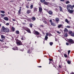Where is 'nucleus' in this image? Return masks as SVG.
I'll list each match as a JSON object with an SVG mask.
<instances>
[{
  "label": "nucleus",
  "mask_w": 74,
  "mask_h": 74,
  "mask_svg": "<svg viewBox=\"0 0 74 74\" xmlns=\"http://www.w3.org/2000/svg\"><path fill=\"white\" fill-rule=\"evenodd\" d=\"M32 52V50L30 49H29V50L27 51V53H31Z\"/></svg>",
  "instance_id": "21"
},
{
  "label": "nucleus",
  "mask_w": 74,
  "mask_h": 74,
  "mask_svg": "<svg viewBox=\"0 0 74 74\" xmlns=\"http://www.w3.org/2000/svg\"><path fill=\"white\" fill-rule=\"evenodd\" d=\"M64 57H65V58H67V56L66 54H64Z\"/></svg>",
  "instance_id": "36"
},
{
  "label": "nucleus",
  "mask_w": 74,
  "mask_h": 74,
  "mask_svg": "<svg viewBox=\"0 0 74 74\" xmlns=\"http://www.w3.org/2000/svg\"><path fill=\"white\" fill-rule=\"evenodd\" d=\"M62 24L59 25L58 26V28H60L61 27H62Z\"/></svg>",
  "instance_id": "22"
},
{
  "label": "nucleus",
  "mask_w": 74,
  "mask_h": 74,
  "mask_svg": "<svg viewBox=\"0 0 74 74\" xmlns=\"http://www.w3.org/2000/svg\"><path fill=\"white\" fill-rule=\"evenodd\" d=\"M67 63H68V64H70L71 62L70 61H67Z\"/></svg>",
  "instance_id": "41"
},
{
  "label": "nucleus",
  "mask_w": 74,
  "mask_h": 74,
  "mask_svg": "<svg viewBox=\"0 0 74 74\" xmlns=\"http://www.w3.org/2000/svg\"><path fill=\"white\" fill-rule=\"evenodd\" d=\"M50 63H51V61H49V64H50Z\"/></svg>",
  "instance_id": "57"
},
{
  "label": "nucleus",
  "mask_w": 74,
  "mask_h": 74,
  "mask_svg": "<svg viewBox=\"0 0 74 74\" xmlns=\"http://www.w3.org/2000/svg\"><path fill=\"white\" fill-rule=\"evenodd\" d=\"M31 19L33 21H36V17H33L31 18Z\"/></svg>",
  "instance_id": "12"
},
{
  "label": "nucleus",
  "mask_w": 74,
  "mask_h": 74,
  "mask_svg": "<svg viewBox=\"0 0 74 74\" xmlns=\"http://www.w3.org/2000/svg\"><path fill=\"white\" fill-rule=\"evenodd\" d=\"M65 22H66V23H69V22L68 21V20H67V19H65Z\"/></svg>",
  "instance_id": "25"
},
{
  "label": "nucleus",
  "mask_w": 74,
  "mask_h": 74,
  "mask_svg": "<svg viewBox=\"0 0 74 74\" xmlns=\"http://www.w3.org/2000/svg\"><path fill=\"white\" fill-rule=\"evenodd\" d=\"M61 1H64L65 0H60Z\"/></svg>",
  "instance_id": "52"
},
{
  "label": "nucleus",
  "mask_w": 74,
  "mask_h": 74,
  "mask_svg": "<svg viewBox=\"0 0 74 74\" xmlns=\"http://www.w3.org/2000/svg\"><path fill=\"white\" fill-rule=\"evenodd\" d=\"M71 74H74V73H73V72H72V73H71Z\"/></svg>",
  "instance_id": "58"
},
{
  "label": "nucleus",
  "mask_w": 74,
  "mask_h": 74,
  "mask_svg": "<svg viewBox=\"0 0 74 74\" xmlns=\"http://www.w3.org/2000/svg\"><path fill=\"white\" fill-rule=\"evenodd\" d=\"M57 33H58V34H60V32L59 31H57Z\"/></svg>",
  "instance_id": "48"
},
{
  "label": "nucleus",
  "mask_w": 74,
  "mask_h": 74,
  "mask_svg": "<svg viewBox=\"0 0 74 74\" xmlns=\"http://www.w3.org/2000/svg\"><path fill=\"white\" fill-rule=\"evenodd\" d=\"M70 13V14H72L73 13V12H74V10H71L70 9H69V10H67Z\"/></svg>",
  "instance_id": "6"
},
{
  "label": "nucleus",
  "mask_w": 74,
  "mask_h": 74,
  "mask_svg": "<svg viewBox=\"0 0 74 74\" xmlns=\"http://www.w3.org/2000/svg\"><path fill=\"white\" fill-rule=\"evenodd\" d=\"M72 32H72V31H69V34H72Z\"/></svg>",
  "instance_id": "39"
},
{
  "label": "nucleus",
  "mask_w": 74,
  "mask_h": 74,
  "mask_svg": "<svg viewBox=\"0 0 74 74\" xmlns=\"http://www.w3.org/2000/svg\"><path fill=\"white\" fill-rule=\"evenodd\" d=\"M59 67H60V68H61V67H61V66L60 65H59Z\"/></svg>",
  "instance_id": "55"
},
{
  "label": "nucleus",
  "mask_w": 74,
  "mask_h": 74,
  "mask_svg": "<svg viewBox=\"0 0 74 74\" xmlns=\"http://www.w3.org/2000/svg\"><path fill=\"white\" fill-rule=\"evenodd\" d=\"M71 8V10H73V8H72V6L70 4H69L66 6V9L67 10H70V9L69 8Z\"/></svg>",
  "instance_id": "2"
},
{
  "label": "nucleus",
  "mask_w": 74,
  "mask_h": 74,
  "mask_svg": "<svg viewBox=\"0 0 74 74\" xmlns=\"http://www.w3.org/2000/svg\"><path fill=\"white\" fill-rule=\"evenodd\" d=\"M72 8H74V5H73L72 6Z\"/></svg>",
  "instance_id": "53"
},
{
  "label": "nucleus",
  "mask_w": 74,
  "mask_h": 74,
  "mask_svg": "<svg viewBox=\"0 0 74 74\" xmlns=\"http://www.w3.org/2000/svg\"><path fill=\"white\" fill-rule=\"evenodd\" d=\"M3 19L5 21H8V17H5L3 18Z\"/></svg>",
  "instance_id": "10"
},
{
  "label": "nucleus",
  "mask_w": 74,
  "mask_h": 74,
  "mask_svg": "<svg viewBox=\"0 0 74 74\" xmlns=\"http://www.w3.org/2000/svg\"><path fill=\"white\" fill-rule=\"evenodd\" d=\"M50 45L51 46H52V45H53V43L52 42H50L49 43Z\"/></svg>",
  "instance_id": "33"
},
{
  "label": "nucleus",
  "mask_w": 74,
  "mask_h": 74,
  "mask_svg": "<svg viewBox=\"0 0 74 74\" xmlns=\"http://www.w3.org/2000/svg\"><path fill=\"white\" fill-rule=\"evenodd\" d=\"M43 26H44L43 25H40V27H43Z\"/></svg>",
  "instance_id": "54"
},
{
  "label": "nucleus",
  "mask_w": 74,
  "mask_h": 74,
  "mask_svg": "<svg viewBox=\"0 0 74 74\" xmlns=\"http://www.w3.org/2000/svg\"><path fill=\"white\" fill-rule=\"evenodd\" d=\"M1 16H4V14H1Z\"/></svg>",
  "instance_id": "50"
},
{
  "label": "nucleus",
  "mask_w": 74,
  "mask_h": 74,
  "mask_svg": "<svg viewBox=\"0 0 74 74\" xmlns=\"http://www.w3.org/2000/svg\"><path fill=\"white\" fill-rule=\"evenodd\" d=\"M53 67H55V68H56V66H55V65H53Z\"/></svg>",
  "instance_id": "56"
},
{
  "label": "nucleus",
  "mask_w": 74,
  "mask_h": 74,
  "mask_svg": "<svg viewBox=\"0 0 74 74\" xmlns=\"http://www.w3.org/2000/svg\"><path fill=\"white\" fill-rule=\"evenodd\" d=\"M10 32V29L8 28H5L4 26H2L1 29V32H5V33H8Z\"/></svg>",
  "instance_id": "1"
},
{
  "label": "nucleus",
  "mask_w": 74,
  "mask_h": 74,
  "mask_svg": "<svg viewBox=\"0 0 74 74\" xmlns=\"http://www.w3.org/2000/svg\"><path fill=\"white\" fill-rule=\"evenodd\" d=\"M16 33L17 34H19V31L18 30L16 31Z\"/></svg>",
  "instance_id": "18"
},
{
  "label": "nucleus",
  "mask_w": 74,
  "mask_h": 74,
  "mask_svg": "<svg viewBox=\"0 0 74 74\" xmlns=\"http://www.w3.org/2000/svg\"><path fill=\"white\" fill-rule=\"evenodd\" d=\"M26 8H29V5H26Z\"/></svg>",
  "instance_id": "35"
},
{
  "label": "nucleus",
  "mask_w": 74,
  "mask_h": 74,
  "mask_svg": "<svg viewBox=\"0 0 74 74\" xmlns=\"http://www.w3.org/2000/svg\"><path fill=\"white\" fill-rule=\"evenodd\" d=\"M45 40H47V39H48V36H45Z\"/></svg>",
  "instance_id": "26"
},
{
  "label": "nucleus",
  "mask_w": 74,
  "mask_h": 74,
  "mask_svg": "<svg viewBox=\"0 0 74 74\" xmlns=\"http://www.w3.org/2000/svg\"><path fill=\"white\" fill-rule=\"evenodd\" d=\"M66 27H67V28H68L69 29H70V26H67Z\"/></svg>",
  "instance_id": "37"
},
{
  "label": "nucleus",
  "mask_w": 74,
  "mask_h": 74,
  "mask_svg": "<svg viewBox=\"0 0 74 74\" xmlns=\"http://www.w3.org/2000/svg\"><path fill=\"white\" fill-rule=\"evenodd\" d=\"M1 26V24H0V27Z\"/></svg>",
  "instance_id": "63"
},
{
  "label": "nucleus",
  "mask_w": 74,
  "mask_h": 74,
  "mask_svg": "<svg viewBox=\"0 0 74 74\" xmlns=\"http://www.w3.org/2000/svg\"><path fill=\"white\" fill-rule=\"evenodd\" d=\"M10 2H14V1H10Z\"/></svg>",
  "instance_id": "59"
},
{
  "label": "nucleus",
  "mask_w": 74,
  "mask_h": 74,
  "mask_svg": "<svg viewBox=\"0 0 74 74\" xmlns=\"http://www.w3.org/2000/svg\"><path fill=\"white\" fill-rule=\"evenodd\" d=\"M29 25H30V27H31V28H32V27H33V24H32V23L29 24Z\"/></svg>",
  "instance_id": "29"
},
{
  "label": "nucleus",
  "mask_w": 74,
  "mask_h": 74,
  "mask_svg": "<svg viewBox=\"0 0 74 74\" xmlns=\"http://www.w3.org/2000/svg\"><path fill=\"white\" fill-rule=\"evenodd\" d=\"M66 45H69V43L68 42H66Z\"/></svg>",
  "instance_id": "43"
},
{
  "label": "nucleus",
  "mask_w": 74,
  "mask_h": 74,
  "mask_svg": "<svg viewBox=\"0 0 74 74\" xmlns=\"http://www.w3.org/2000/svg\"><path fill=\"white\" fill-rule=\"evenodd\" d=\"M0 41H1V42H4V41L3 40H1V39H0Z\"/></svg>",
  "instance_id": "46"
},
{
  "label": "nucleus",
  "mask_w": 74,
  "mask_h": 74,
  "mask_svg": "<svg viewBox=\"0 0 74 74\" xmlns=\"http://www.w3.org/2000/svg\"><path fill=\"white\" fill-rule=\"evenodd\" d=\"M33 7V5H32L30 6V9H32Z\"/></svg>",
  "instance_id": "34"
},
{
  "label": "nucleus",
  "mask_w": 74,
  "mask_h": 74,
  "mask_svg": "<svg viewBox=\"0 0 74 74\" xmlns=\"http://www.w3.org/2000/svg\"><path fill=\"white\" fill-rule=\"evenodd\" d=\"M48 36V33L47 32L46 33V36Z\"/></svg>",
  "instance_id": "44"
},
{
  "label": "nucleus",
  "mask_w": 74,
  "mask_h": 74,
  "mask_svg": "<svg viewBox=\"0 0 74 74\" xmlns=\"http://www.w3.org/2000/svg\"><path fill=\"white\" fill-rule=\"evenodd\" d=\"M28 1H31L32 0H27Z\"/></svg>",
  "instance_id": "61"
},
{
  "label": "nucleus",
  "mask_w": 74,
  "mask_h": 74,
  "mask_svg": "<svg viewBox=\"0 0 74 74\" xmlns=\"http://www.w3.org/2000/svg\"><path fill=\"white\" fill-rule=\"evenodd\" d=\"M43 22L44 23H45V24H47V22H46V21H45V20H44V21H43Z\"/></svg>",
  "instance_id": "38"
},
{
  "label": "nucleus",
  "mask_w": 74,
  "mask_h": 74,
  "mask_svg": "<svg viewBox=\"0 0 74 74\" xmlns=\"http://www.w3.org/2000/svg\"><path fill=\"white\" fill-rule=\"evenodd\" d=\"M56 22H59V18H56Z\"/></svg>",
  "instance_id": "19"
},
{
  "label": "nucleus",
  "mask_w": 74,
  "mask_h": 74,
  "mask_svg": "<svg viewBox=\"0 0 74 74\" xmlns=\"http://www.w3.org/2000/svg\"><path fill=\"white\" fill-rule=\"evenodd\" d=\"M16 43L18 45H22V43L21 41H20L17 42Z\"/></svg>",
  "instance_id": "4"
},
{
  "label": "nucleus",
  "mask_w": 74,
  "mask_h": 74,
  "mask_svg": "<svg viewBox=\"0 0 74 74\" xmlns=\"http://www.w3.org/2000/svg\"><path fill=\"white\" fill-rule=\"evenodd\" d=\"M49 22L51 23H52V20H50L49 21Z\"/></svg>",
  "instance_id": "47"
},
{
  "label": "nucleus",
  "mask_w": 74,
  "mask_h": 74,
  "mask_svg": "<svg viewBox=\"0 0 74 74\" xmlns=\"http://www.w3.org/2000/svg\"><path fill=\"white\" fill-rule=\"evenodd\" d=\"M1 37L2 38H5V36H3L2 35H1Z\"/></svg>",
  "instance_id": "23"
},
{
  "label": "nucleus",
  "mask_w": 74,
  "mask_h": 74,
  "mask_svg": "<svg viewBox=\"0 0 74 74\" xmlns=\"http://www.w3.org/2000/svg\"><path fill=\"white\" fill-rule=\"evenodd\" d=\"M21 40H23V37H22L21 38Z\"/></svg>",
  "instance_id": "49"
},
{
  "label": "nucleus",
  "mask_w": 74,
  "mask_h": 74,
  "mask_svg": "<svg viewBox=\"0 0 74 74\" xmlns=\"http://www.w3.org/2000/svg\"><path fill=\"white\" fill-rule=\"evenodd\" d=\"M0 12L1 13H2V14H5V12L4 11H0Z\"/></svg>",
  "instance_id": "32"
},
{
  "label": "nucleus",
  "mask_w": 74,
  "mask_h": 74,
  "mask_svg": "<svg viewBox=\"0 0 74 74\" xmlns=\"http://www.w3.org/2000/svg\"><path fill=\"white\" fill-rule=\"evenodd\" d=\"M30 12H31V10H27V14H29L30 13Z\"/></svg>",
  "instance_id": "11"
},
{
  "label": "nucleus",
  "mask_w": 74,
  "mask_h": 74,
  "mask_svg": "<svg viewBox=\"0 0 74 74\" xmlns=\"http://www.w3.org/2000/svg\"><path fill=\"white\" fill-rule=\"evenodd\" d=\"M56 41H57V39H56Z\"/></svg>",
  "instance_id": "62"
},
{
  "label": "nucleus",
  "mask_w": 74,
  "mask_h": 74,
  "mask_svg": "<svg viewBox=\"0 0 74 74\" xmlns=\"http://www.w3.org/2000/svg\"><path fill=\"white\" fill-rule=\"evenodd\" d=\"M21 9H20L18 11V13L19 14H21Z\"/></svg>",
  "instance_id": "31"
},
{
  "label": "nucleus",
  "mask_w": 74,
  "mask_h": 74,
  "mask_svg": "<svg viewBox=\"0 0 74 74\" xmlns=\"http://www.w3.org/2000/svg\"><path fill=\"white\" fill-rule=\"evenodd\" d=\"M12 20L13 21H15V19H13Z\"/></svg>",
  "instance_id": "51"
},
{
  "label": "nucleus",
  "mask_w": 74,
  "mask_h": 74,
  "mask_svg": "<svg viewBox=\"0 0 74 74\" xmlns=\"http://www.w3.org/2000/svg\"><path fill=\"white\" fill-rule=\"evenodd\" d=\"M12 49H13V50H14V51H15L16 50H17L18 47H14L13 48H12Z\"/></svg>",
  "instance_id": "9"
},
{
  "label": "nucleus",
  "mask_w": 74,
  "mask_h": 74,
  "mask_svg": "<svg viewBox=\"0 0 74 74\" xmlns=\"http://www.w3.org/2000/svg\"><path fill=\"white\" fill-rule=\"evenodd\" d=\"M71 52V51L70 50H69L68 51V55H69L70 54V52Z\"/></svg>",
  "instance_id": "40"
},
{
  "label": "nucleus",
  "mask_w": 74,
  "mask_h": 74,
  "mask_svg": "<svg viewBox=\"0 0 74 74\" xmlns=\"http://www.w3.org/2000/svg\"><path fill=\"white\" fill-rule=\"evenodd\" d=\"M47 12L50 15H52V14H53V12H52V11L51 10L48 11H47Z\"/></svg>",
  "instance_id": "7"
},
{
  "label": "nucleus",
  "mask_w": 74,
  "mask_h": 74,
  "mask_svg": "<svg viewBox=\"0 0 74 74\" xmlns=\"http://www.w3.org/2000/svg\"><path fill=\"white\" fill-rule=\"evenodd\" d=\"M39 12H42V9L41 8L39 7Z\"/></svg>",
  "instance_id": "13"
},
{
  "label": "nucleus",
  "mask_w": 74,
  "mask_h": 74,
  "mask_svg": "<svg viewBox=\"0 0 74 74\" xmlns=\"http://www.w3.org/2000/svg\"><path fill=\"white\" fill-rule=\"evenodd\" d=\"M38 67H41V66H39Z\"/></svg>",
  "instance_id": "60"
},
{
  "label": "nucleus",
  "mask_w": 74,
  "mask_h": 74,
  "mask_svg": "<svg viewBox=\"0 0 74 74\" xmlns=\"http://www.w3.org/2000/svg\"><path fill=\"white\" fill-rule=\"evenodd\" d=\"M70 3V1H68L65 2L66 4H69V3Z\"/></svg>",
  "instance_id": "28"
},
{
  "label": "nucleus",
  "mask_w": 74,
  "mask_h": 74,
  "mask_svg": "<svg viewBox=\"0 0 74 74\" xmlns=\"http://www.w3.org/2000/svg\"><path fill=\"white\" fill-rule=\"evenodd\" d=\"M35 43H36V41L35 42Z\"/></svg>",
  "instance_id": "64"
},
{
  "label": "nucleus",
  "mask_w": 74,
  "mask_h": 74,
  "mask_svg": "<svg viewBox=\"0 0 74 74\" xmlns=\"http://www.w3.org/2000/svg\"><path fill=\"white\" fill-rule=\"evenodd\" d=\"M25 30H26L28 32V33H31V32H30V30L29 28H26L25 29Z\"/></svg>",
  "instance_id": "5"
},
{
  "label": "nucleus",
  "mask_w": 74,
  "mask_h": 74,
  "mask_svg": "<svg viewBox=\"0 0 74 74\" xmlns=\"http://www.w3.org/2000/svg\"><path fill=\"white\" fill-rule=\"evenodd\" d=\"M69 42V44H74V41H73L71 39H69L68 40Z\"/></svg>",
  "instance_id": "3"
},
{
  "label": "nucleus",
  "mask_w": 74,
  "mask_h": 74,
  "mask_svg": "<svg viewBox=\"0 0 74 74\" xmlns=\"http://www.w3.org/2000/svg\"><path fill=\"white\" fill-rule=\"evenodd\" d=\"M34 33L36 34V35H39L40 34V33L38 32V31L36 30L34 31Z\"/></svg>",
  "instance_id": "8"
},
{
  "label": "nucleus",
  "mask_w": 74,
  "mask_h": 74,
  "mask_svg": "<svg viewBox=\"0 0 74 74\" xmlns=\"http://www.w3.org/2000/svg\"><path fill=\"white\" fill-rule=\"evenodd\" d=\"M9 25H10V24L9 23H7L6 24V26H8Z\"/></svg>",
  "instance_id": "42"
},
{
  "label": "nucleus",
  "mask_w": 74,
  "mask_h": 74,
  "mask_svg": "<svg viewBox=\"0 0 74 74\" xmlns=\"http://www.w3.org/2000/svg\"><path fill=\"white\" fill-rule=\"evenodd\" d=\"M59 8L60 11L61 12L62 11V7H61V6H59Z\"/></svg>",
  "instance_id": "24"
},
{
  "label": "nucleus",
  "mask_w": 74,
  "mask_h": 74,
  "mask_svg": "<svg viewBox=\"0 0 74 74\" xmlns=\"http://www.w3.org/2000/svg\"><path fill=\"white\" fill-rule=\"evenodd\" d=\"M37 11V8H34V12H36Z\"/></svg>",
  "instance_id": "15"
},
{
  "label": "nucleus",
  "mask_w": 74,
  "mask_h": 74,
  "mask_svg": "<svg viewBox=\"0 0 74 74\" xmlns=\"http://www.w3.org/2000/svg\"><path fill=\"white\" fill-rule=\"evenodd\" d=\"M49 4V2H44V4L45 5H48V4Z\"/></svg>",
  "instance_id": "17"
},
{
  "label": "nucleus",
  "mask_w": 74,
  "mask_h": 74,
  "mask_svg": "<svg viewBox=\"0 0 74 74\" xmlns=\"http://www.w3.org/2000/svg\"><path fill=\"white\" fill-rule=\"evenodd\" d=\"M15 28H14V27H12V31L14 32V31H15Z\"/></svg>",
  "instance_id": "20"
},
{
  "label": "nucleus",
  "mask_w": 74,
  "mask_h": 74,
  "mask_svg": "<svg viewBox=\"0 0 74 74\" xmlns=\"http://www.w3.org/2000/svg\"><path fill=\"white\" fill-rule=\"evenodd\" d=\"M40 1L41 3H44V2L45 1V0H40Z\"/></svg>",
  "instance_id": "27"
},
{
  "label": "nucleus",
  "mask_w": 74,
  "mask_h": 74,
  "mask_svg": "<svg viewBox=\"0 0 74 74\" xmlns=\"http://www.w3.org/2000/svg\"><path fill=\"white\" fill-rule=\"evenodd\" d=\"M49 60H50V62H51V61H52V59L51 58H49Z\"/></svg>",
  "instance_id": "45"
},
{
  "label": "nucleus",
  "mask_w": 74,
  "mask_h": 74,
  "mask_svg": "<svg viewBox=\"0 0 74 74\" xmlns=\"http://www.w3.org/2000/svg\"><path fill=\"white\" fill-rule=\"evenodd\" d=\"M64 31V32H68V29L66 28H65Z\"/></svg>",
  "instance_id": "14"
},
{
  "label": "nucleus",
  "mask_w": 74,
  "mask_h": 74,
  "mask_svg": "<svg viewBox=\"0 0 74 74\" xmlns=\"http://www.w3.org/2000/svg\"><path fill=\"white\" fill-rule=\"evenodd\" d=\"M51 25H52V26H56V25L55 24L53 23H51Z\"/></svg>",
  "instance_id": "16"
},
{
  "label": "nucleus",
  "mask_w": 74,
  "mask_h": 74,
  "mask_svg": "<svg viewBox=\"0 0 74 74\" xmlns=\"http://www.w3.org/2000/svg\"><path fill=\"white\" fill-rule=\"evenodd\" d=\"M64 36L66 37H67L68 36V35H67V33H66V34L64 35Z\"/></svg>",
  "instance_id": "30"
}]
</instances>
